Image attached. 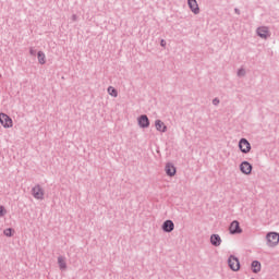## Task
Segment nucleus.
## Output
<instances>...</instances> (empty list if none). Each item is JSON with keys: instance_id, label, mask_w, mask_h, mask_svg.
Instances as JSON below:
<instances>
[{"instance_id": "obj_2", "label": "nucleus", "mask_w": 279, "mask_h": 279, "mask_svg": "<svg viewBox=\"0 0 279 279\" xmlns=\"http://www.w3.org/2000/svg\"><path fill=\"white\" fill-rule=\"evenodd\" d=\"M239 148L242 151V154H250V151L252 150V145L248 143L247 140L242 138L239 142Z\"/></svg>"}, {"instance_id": "obj_20", "label": "nucleus", "mask_w": 279, "mask_h": 279, "mask_svg": "<svg viewBox=\"0 0 279 279\" xmlns=\"http://www.w3.org/2000/svg\"><path fill=\"white\" fill-rule=\"evenodd\" d=\"M4 234L5 236H12V229H5Z\"/></svg>"}, {"instance_id": "obj_17", "label": "nucleus", "mask_w": 279, "mask_h": 279, "mask_svg": "<svg viewBox=\"0 0 279 279\" xmlns=\"http://www.w3.org/2000/svg\"><path fill=\"white\" fill-rule=\"evenodd\" d=\"M58 263H59L60 269H66V260L64 259V257H59Z\"/></svg>"}, {"instance_id": "obj_11", "label": "nucleus", "mask_w": 279, "mask_h": 279, "mask_svg": "<svg viewBox=\"0 0 279 279\" xmlns=\"http://www.w3.org/2000/svg\"><path fill=\"white\" fill-rule=\"evenodd\" d=\"M165 170H166L167 175H169L170 178H173V175H175V166L174 165L167 163Z\"/></svg>"}, {"instance_id": "obj_12", "label": "nucleus", "mask_w": 279, "mask_h": 279, "mask_svg": "<svg viewBox=\"0 0 279 279\" xmlns=\"http://www.w3.org/2000/svg\"><path fill=\"white\" fill-rule=\"evenodd\" d=\"M257 34L260 38H267L269 36V29L265 26L257 28Z\"/></svg>"}, {"instance_id": "obj_5", "label": "nucleus", "mask_w": 279, "mask_h": 279, "mask_svg": "<svg viewBox=\"0 0 279 279\" xmlns=\"http://www.w3.org/2000/svg\"><path fill=\"white\" fill-rule=\"evenodd\" d=\"M228 263L232 271H239V269H241V263H239V258L230 256Z\"/></svg>"}, {"instance_id": "obj_4", "label": "nucleus", "mask_w": 279, "mask_h": 279, "mask_svg": "<svg viewBox=\"0 0 279 279\" xmlns=\"http://www.w3.org/2000/svg\"><path fill=\"white\" fill-rule=\"evenodd\" d=\"M229 232L230 234H241L243 232V229H241V225L239 221L234 220L229 226Z\"/></svg>"}, {"instance_id": "obj_6", "label": "nucleus", "mask_w": 279, "mask_h": 279, "mask_svg": "<svg viewBox=\"0 0 279 279\" xmlns=\"http://www.w3.org/2000/svg\"><path fill=\"white\" fill-rule=\"evenodd\" d=\"M0 123L4 128H12L13 125L12 119L5 113H0Z\"/></svg>"}, {"instance_id": "obj_13", "label": "nucleus", "mask_w": 279, "mask_h": 279, "mask_svg": "<svg viewBox=\"0 0 279 279\" xmlns=\"http://www.w3.org/2000/svg\"><path fill=\"white\" fill-rule=\"evenodd\" d=\"M155 128L158 130V132H167V125H165V122L160 120H156Z\"/></svg>"}, {"instance_id": "obj_18", "label": "nucleus", "mask_w": 279, "mask_h": 279, "mask_svg": "<svg viewBox=\"0 0 279 279\" xmlns=\"http://www.w3.org/2000/svg\"><path fill=\"white\" fill-rule=\"evenodd\" d=\"M108 94L111 95V97H118V93L114 87L110 86L108 87Z\"/></svg>"}, {"instance_id": "obj_16", "label": "nucleus", "mask_w": 279, "mask_h": 279, "mask_svg": "<svg viewBox=\"0 0 279 279\" xmlns=\"http://www.w3.org/2000/svg\"><path fill=\"white\" fill-rule=\"evenodd\" d=\"M252 270L254 271V274H258V271H260V264L258 260H254L252 263Z\"/></svg>"}, {"instance_id": "obj_19", "label": "nucleus", "mask_w": 279, "mask_h": 279, "mask_svg": "<svg viewBox=\"0 0 279 279\" xmlns=\"http://www.w3.org/2000/svg\"><path fill=\"white\" fill-rule=\"evenodd\" d=\"M8 210H5V207L0 206V217H5Z\"/></svg>"}, {"instance_id": "obj_22", "label": "nucleus", "mask_w": 279, "mask_h": 279, "mask_svg": "<svg viewBox=\"0 0 279 279\" xmlns=\"http://www.w3.org/2000/svg\"><path fill=\"white\" fill-rule=\"evenodd\" d=\"M213 104H214V106H218V104H219V99H217V98H216V99H214V100H213Z\"/></svg>"}, {"instance_id": "obj_9", "label": "nucleus", "mask_w": 279, "mask_h": 279, "mask_svg": "<svg viewBox=\"0 0 279 279\" xmlns=\"http://www.w3.org/2000/svg\"><path fill=\"white\" fill-rule=\"evenodd\" d=\"M175 225L171 220H166L162 225L163 232H173Z\"/></svg>"}, {"instance_id": "obj_10", "label": "nucleus", "mask_w": 279, "mask_h": 279, "mask_svg": "<svg viewBox=\"0 0 279 279\" xmlns=\"http://www.w3.org/2000/svg\"><path fill=\"white\" fill-rule=\"evenodd\" d=\"M140 128H149V118L147 116H141L138 118Z\"/></svg>"}, {"instance_id": "obj_15", "label": "nucleus", "mask_w": 279, "mask_h": 279, "mask_svg": "<svg viewBox=\"0 0 279 279\" xmlns=\"http://www.w3.org/2000/svg\"><path fill=\"white\" fill-rule=\"evenodd\" d=\"M37 59H38L39 64H46L47 63V56H45V52H43V51H39L37 53Z\"/></svg>"}, {"instance_id": "obj_14", "label": "nucleus", "mask_w": 279, "mask_h": 279, "mask_svg": "<svg viewBox=\"0 0 279 279\" xmlns=\"http://www.w3.org/2000/svg\"><path fill=\"white\" fill-rule=\"evenodd\" d=\"M210 241L211 245H215L216 247H219V245H221V236H219V234H213Z\"/></svg>"}, {"instance_id": "obj_3", "label": "nucleus", "mask_w": 279, "mask_h": 279, "mask_svg": "<svg viewBox=\"0 0 279 279\" xmlns=\"http://www.w3.org/2000/svg\"><path fill=\"white\" fill-rule=\"evenodd\" d=\"M32 193L35 199H45V190H43L40 185H35Z\"/></svg>"}, {"instance_id": "obj_1", "label": "nucleus", "mask_w": 279, "mask_h": 279, "mask_svg": "<svg viewBox=\"0 0 279 279\" xmlns=\"http://www.w3.org/2000/svg\"><path fill=\"white\" fill-rule=\"evenodd\" d=\"M266 240H267V245L269 247H276V245H278V243H279V233L278 232H269L266 235Z\"/></svg>"}, {"instance_id": "obj_23", "label": "nucleus", "mask_w": 279, "mask_h": 279, "mask_svg": "<svg viewBox=\"0 0 279 279\" xmlns=\"http://www.w3.org/2000/svg\"><path fill=\"white\" fill-rule=\"evenodd\" d=\"M161 46L165 47V40H161Z\"/></svg>"}, {"instance_id": "obj_21", "label": "nucleus", "mask_w": 279, "mask_h": 279, "mask_svg": "<svg viewBox=\"0 0 279 279\" xmlns=\"http://www.w3.org/2000/svg\"><path fill=\"white\" fill-rule=\"evenodd\" d=\"M238 75H245V70H239Z\"/></svg>"}, {"instance_id": "obj_7", "label": "nucleus", "mask_w": 279, "mask_h": 279, "mask_svg": "<svg viewBox=\"0 0 279 279\" xmlns=\"http://www.w3.org/2000/svg\"><path fill=\"white\" fill-rule=\"evenodd\" d=\"M187 5L193 14L199 13V4H197V0H187Z\"/></svg>"}, {"instance_id": "obj_24", "label": "nucleus", "mask_w": 279, "mask_h": 279, "mask_svg": "<svg viewBox=\"0 0 279 279\" xmlns=\"http://www.w3.org/2000/svg\"><path fill=\"white\" fill-rule=\"evenodd\" d=\"M31 54L34 56V50L33 49H31Z\"/></svg>"}, {"instance_id": "obj_8", "label": "nucleus", "mask_w": 279, "mask_h": 279, "mask_svg": "<svg viewBox=\"0 0 279 279\" xmlns=\"http://www.w3.org/2000/svg\"><path fill=\"white\" fill-rule=\"evenodd\" d=\"M240 171H242V173H244L245 175H250V173H252V166L250 162L247 161H243L240 165Z\"/></svg>"}]
</instances>
